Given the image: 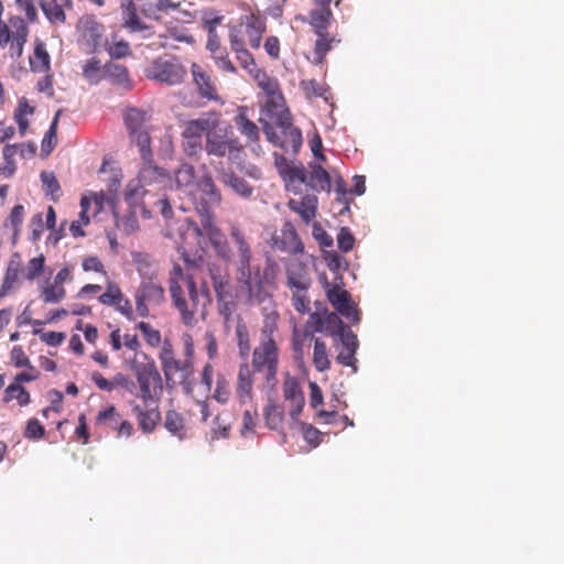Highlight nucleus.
I'll list each match as a JSON object with an SVG mask.
<instances>
[{"instance_id":"obj_61","label":"nucleus","mask_w":564,"mask_h":564,"mask_svg":"<svg viewBox=\"0 0 564 564\" xmlns=\"http://www.w3.org/2000/svg\"><path fill=\"white\" fill-rule=\"evenodd\" d=\"M107 52L111 58H123L131 55V48L127 41L120 40L111 43L107 47Z\"/></svg>"},{"instance_id":"obj_11","label":"nucleus","mask_w":564,"mask_h":564,"mask_svg":"<svg viewBox=\"0 0 564 564\" xmlns=\"http://www.w3.org/2000/svg\"><path fill=\"white\" fill-rule=\"evenodd\" d=\"M28 34L29 28L21 17L13 15L8 23L0 19V47L4 48L12 41L10 45L12 56H22Z\"/></svg>"},{"instance_id":"obj_49","label":"nucleus","mask_w":564,"mask_h":564,"mask_svg":"<svg viewBox=\"0 0 564 564\" xmlns=\"http://www.w3.org/2000/svg\"><path fill=\"white\" fill-rule=\"evenodd\" d=\"M83 75L90 84H98L104 79V67L97 58H90L83 67Z\"/></svg>"},{"instance_id":"obj_14","label":"nucleus","mask_w":564,"mask_h":564,"mask_svg":"<svg viewBox=\"0 0 564 564\" xmlns=\"http://www.w3.org/2000/svg\"><path fill=\"white\" fill-rule=\"evenodd\" d=\"M327 300L333 307L344 317L349 319L352 324H358L360 321L359 311L351 302L348 291L338 285L327 286Z\"/></svg>"},{"instance_id":"obj_19","label":"nucleus","mask_w":564,"mask_h":564,"mask_svg":"<svg viewBox=\"0 0 564 564\" xmlns=\"http://www.w3.org/2000/svg\"><path fill=\"white\" fill-rule=\"evenodd\" d=\"M286 286L293 291H305L311 288L312 279L305 264L291 262L285 268Z\"/></svg>"},{"instance_id":"obj_12","label":"nucleus","mask_w":564,"mask_h":564,"mask_svg":"<svg viewBox=\"0 0 564 564\" xmlns=\"http://www.w3.org/2000/svg\"><path fill=\"white\" fill-rule=\"evenodd\" d=\"M186 68L176 59L156 58L148 69V78L166 85L181 84L186 77Z\"/></svg>"},{"instance_id":"obj_57","label":"nucleus","mask_w":564,"mask_h":564,"mask_svg":"<svg viewBox=\"0 0 564 564\" xmlns=\"http://www.w3.org/2000/svg\"><path fill=\"white\" fill-rule=\"evenodd\" d=\"M23 435L28 440H41L45 435V429L37 419L32 417L26 422Z\"/></svg>"},{"instance_id":"obj_8","label":"nucleus","mask_w":564,"mask_h":564,"mask_svg":"<svg viewBox=\"0 0 564 564\" xmlns=\"http://www.w3.org/2000/svg\"><path fill=\"white\" fill-rule=\"evenodd\" d=\"M220 115L216 111L204 113L197 119L185 123L182 132V144L188 155H195L203 149V134L208 130L216 128L219 123Z\"/></svg>"},{"instance_id":"obj_29","label":"nucleus","mask_w":564,"mask_h":564,"mask_svg":"<svg viewBox=\"0 0 564 564\" xmlns=\"http://www.w3.org/2000/svg\"><path fill=\"white\" fill-rule=\"evenodd\" d=\"M159 37L161 39L159 45L164 48L176 47V43H194L193 35L183 25H170Z\"/></svg>"},{"instance_id":"obj_63","label":"nucleus","mask_w":564,"mask_h":564,"mask_svg":"<svg viewBox=\"0 0 564 564\" xmlns=\"http://www.w3.org/2000/svg\"><path fill=\"white\" fill-rule=\"evenodd\" d=\"M229 395H230L229 382L226 380L225 377L219 376L217 378L216 389H215V392H214V398L219 403H226L228 401V399H229Z\"/></svg>"},{"instance_id":"obj_21","label":"nucleus","mask_w":564,"mask_h":564,"mask_svg":"<svg viewBox=\"0 0 564 564\" xmlns=\"http://www.w3.org/2000/svg\"><path fill=\"white\" fill-rule=\"evenodd\" d=\"M151 404L152 403L142 406L140 404L132 403V412L137 417L138 425L142 432L147 434L152 433L161 421L159 406L156 404L154 406H150Z\"/></svg>"},{"instance_id":"obj_43","label":"nucleus","mask_w":564,"mask_h":564,"mask_svg":"<svg viewBox=\"0 0 564 564\" xmlns=\"http://www.w3.org/2000/svg\"><path fill=\"white\" fill-rule=\"evenodd\" d=\"M124 123L129 131V134H135L137 131L142 130L145 127V113L135 108L127 111L124 116Z\"/></svg>"},{"instance_id":"obj_53","label":"nucleus","mask_w":564,"mask_h":564,"mask_svg":"<svg viewBox=\"0 0 564 564\" xmlns=\"http://www.w3.org/2000/svg\"><path fill=\"white\" fill-rule=\"evenodd\" d=\"M33 111L34 108L29 106L25 101L19 104L18 109L14 112V120L18 123L19 132L21 135L25 134L29 127V120L26 116L32 115Z\"/></svg>"},{"instance_id":"obj_62","label":"nucleus","mask_w":564,"mask_h":564,"mask_svg":"<svg viewBox=\"0 0 564 564\" xmlns=\"http://www.w3.org/2000/svg\"><path fill=\"white\" fill-rule=\"evenodd\" d=\"M230 425L220 416L216 415L213 420L212 438H227L229 436Z\"/></svg>"},{"instance_id":"obj_23","label":"nucleus","mask_w":564,"mask_h":564,"mask_svg":"<svg viewBox=\"0 0 564 564\" xmlns=\"http://www.w3.org/2000/svg\"><path fill=\"white\" fill-rule=\"evenodd\" d=\"M191 72L199 95L209 100H218L219 97L217 95L215 83L212 80L210 75L204 69V67L197 63H193Z\"/></svg>"},{"instance_id":"obj_36","label":"nucleus","mask_w":564,"mask_h":564,"mask_svg":"<svg viewBox=\"0 0 564 564\" xmlns=\"http://www.w3.org/2000/svg\"><path fill=\"white\" fill-rule=\"evenodd\" d=\"M40 7L52 25H62L66 22V13L57 0H41Z\"/></svg>"},{"instance_id":"obj_35","label":"nucleus","mask_w":564,"mask_h":564,"mask_svg":"<svg viewBox=\"0 0 564 564\" xmlns=\"http://www.w3.org/2000/svg\"><path fill=\"white\" fill-rule=\"evenodd\" d=\"M30 67L33 73L51 72V56L42 41H36L34 44L33 55L30 56Z\"/></svg>"},{"instance_id":"obj_5","label":"nucleus","mask_w":564,"mask_h":564,"mask_svg":"<svg viewBox=\"0 0 564 564\" xmlns=\"http://www.w3.org/2000/svg\"><path fill=\"white\" fill-rule=\"evenodd\" d=\"M124 366L132 372L137 381L134 395L144 404L158 403L163 392V379L155 360L148 354H142V360L135 354L124 360Z\"/></svg>"},{"instance_id":"obj_18","label":"nucleus","mask_w":564,"mask_h":564,"mask_svg":"<svg viewBox=\"0 0 564 564\" xmlns=\"http://www.w3.org/2000/svg\"><path fill=\"white\" fill-rule=\"evenodd\" d=\"M239 22L249 39L251 47L259 48L262 35L265 32L264 19L259 13L250 12L241 15Z\"/></svg>"},{"instance_id":"obj_59","label":"nucleus","mask_w":564,"mask_h":564,"mask_svg":"<svg viewBox=\"0 0 564 564\" xmlns=\"http://www.w3.org/2000/svg\"><path fill=\"white\" fill-rule=\"evenodd\" d=\"M11 362L17 368H29V370H34V367L31 365L29 357L25 355L22 346H14L10 352Z\"/></svg>"},{"instance_id":"obj_48","label":"nucleus","mask_w":564,"mask_h":564,"mask_svg":"<svg viewBox=\"0 0 564 564\" xmlns=\"http://www.w3.org/2000/svg\"><path fill=\"white\" fill-rule=\"evenodd\" d=\"M135 328L139 329L142 333L145 343L150 347L156 348L161 344H163L162 343L161 332L159 329L154 328L151 324H149L147 322H139L135 325Z\"/></svg>"},{"instance_id":"obj_4","label":"nucleus","mask_w":564,"mask_h":564,"mask_svg":"<svg viewBox=\"0 0 564 564\" xmlns=\"http://www.w3.org/2000/svg\"><path fill=\"white\" fill-rule=\"evenodd\" d=\"M264 115L270 119V121L260 120L267 140L285 152L292 151L296 154L303 143L302 132L293 124L285 104L265 111Z\"/></svg>"},{"instance_id":"obj_22","label":"nucleus","mask_w":564,"mask_h":564,"mask_svg":"<svg viewBox=\"0 0 564 564\" xmlns=\"http://www.w3.org/2000/svg\"><path fill=\"white\" fill-rule=\"evenodd\" d=\"M329 24L330 22H324L322 26L310 24L317 35L314 46V64H322L326 54L332 50L333 44L337 42L335 36L327 32Z\"/></svg>"},{"instance_id":"obj_9","label":"nucleus","mask_w":564,"mask_h":564,"mask_svg":"<svg viewBox=\"0 0 564 564\" xmlns=\"http://www.w3.org/2000/svg\"><path fill=\"white\" fill-rule=\"evenodd\" d=\"M279 367V346L275 339L260 340L252 352V371L262 373L267 382H275Z\"/></svg>"},{"instance_id":"obj_37","label":"nucleus","mask_w":564,"mask_h":564,"mask_svg":"<svg viewBox=\"0 0 564 564\" xmlns=\"http://www.w3.org/2000/svg\"><path fill=\"white\" fill-rule=\"evenodd\" d=\"M164 427L181 441L187 435L184 417L175 410H169L165 413Z\"/></svg>"},{"instance_id":"obj_31","label":"nucleus","mask_w":564,"mask_h":564,"mask_svg":"<svg viewBox=\"0 0 564 564\" xmlns=\"http://www.w3.org/2000/svg\"><path fill=\"white\" fill-rule=\"evenodd\" d=\"M175 183L180 191L195 199V192L198 187L195 169L191 164H182L175 173Z\"/></svg>"},{"instance_id":"obj_46","label":"nucleus","mask_w":564,"mask_h":564,"mask_svg":"<svg viewBox=\"0 0 564 564\" xmlns=\"http://www.w3.org/2000/svg\"><path fill=\"white\" fill-rule=\"evenodd\" d=\"M44 267L45 257L41 253L28 261L26 267L23 269V278L31 282L34 281L44 272Z\"/></svg>"},{"instance_id":"obj_47","label":"nucleus","mask_w":564,"mask_h":564,"mask_svg":"<svg viewBox=\"0 0 564 564\" xmlns=\"http://www.w3.org/2000/svg\"><path fill=\"white\" fill-rule=\"evenodd\" d=\"M42 186L46 195L51 196L53 200L61 197V185L53 172L43 171L41 173Z\"/></svg>"},{"instance_id":"obj_2","label":"nucleus","mask_w":564,"mask_h":564,"mask_svg":"<svg viewBox=\"0 0 564 564\" xmlns=\"http://www.w3.org/2000/svg\"><path fill=\"white\" fill-rule=\"evenodd\" d=\"M203 194L202 202L193 199L195 209L200 217L202 227L195 221L187 220L189 228L197 237L204 234L208 237L216 253L225 261H230L231 250L226 241L221 230L215 225V217L212 209L221 203V194L209 174H205L198 182L197 189Z\"/></svg>"},{"instance_id":"obj_54","label":"nucleus","mask_w":564,"mask_h":564,"mask_svg":"<svg viewBox=\"0 0 564 564\" xmlns=\"http://www.w3.org/2000/svg\"><path fill=\"white\" fill-rule=\"evenodd\" d=\"M123 293L121 292L120 288L115 283H109L107 285V290L105 293H102L98 300L101 304L107 306H115L116 304H119V302L122 301Z\"/></svg>"},{"instance_id":"obj_24","label":"nucleus","mask_w":564,"mask_h":564,"mask_svg":"<svg viewBox=\"0 0 564 564\" xmlns=\"http://www.w3.org/2000/svg\"><path fill=\"white\" fill-rule=\"evenodd\" d=\"M208 275L217 301L231 297V284L229 274L218 265L208 267Z\"/></svg>"},{"instance_id":"obj_3","label":"nucleus","mask_w":564,"mask_h":564,"mask_svg":"<svg viewBox=\"0 0 564 564\" xmlns=\"http://www.w3.org/2000/svg\"><path fill=\"white\" fill-rule=\"evenodd\" d=\"M169 292L174 307L184 325L193 327L197 324V316L203 317L200 297L194 278L185 274L183 268L175 263L169 275Z\"/></svg>"},{"instance_id":"obj_30","label":"nucleus","mask_w":564,"mask_h":564,"mask_svg":"<svg viewBox=\"0 0 564 564\" xmlns=\"http://www.w3.org/2000/svg\"><path fill=\"white\" fill-rule=\"evenodd\" d=\"M262 415L265 426L269 430L283 433V424L285 417L283 405L279 404L273 399H269L268 403L263 408Z\"/></svg>"},{"instance_id":"obj_10","label":"nucleus","mask_w":564,"mask_h":564,"mask_svg":"<svg viewBox=\"0 0 564 564\" xmlns=\"http://www.w3.org/2000/svg\"><path fill=\"white\" fill-rule=\"evenodd\" d=\"M135 310L140 317L150 315L149 306H159L165 302V290L155 275L142 276L134 294Z\"/></svg>"},{"instance_id":"obj_6","label":"nucleus","mask_w":564,"mask_h":564,"mask_svg":"<svg viewBox=\"0 0 564 564\" xmlns=\"http://www.w3.org/2000/svg\"><path fill=\"white\" fill-rule=\"evenodd\" d=\"M184 359L175 357L173 345L165 339L159 352L162 371L167 386H174L176 378L184 383L194 372V343L189 334L183 336Z\"/></svg>"},{"instance_id":"obj_58","label":"nucleus","mask_w":564,"mask_h":564,"mask_svg":"<svg viewBox=\"0 0 564 564\" xmlns=\"http://www.w3.org/2000/svg\"><path fill=\"white\" fill-rule=\"evenodd\" d=\"M339 323V329H340V339L345 348L347 350H357L358 347V339L357 336L354 334V332L344 325L343 321L338 319Z\"/></svg>"},{"instance_id":"obj_32","label":"nucleus","mask_w":564,"mask_h":564,"mask_svg":"<svg viewBox=\"0 0 564 564\" xmlns=\"http://www.w3.org/2000/svg\"><path fill=\"white\" fill-rule=\"evenodd\" d=\"M218 178L242 198H250L253 194V187L243 177L231 171H221Z\"/></svg>"},{"instance_id":"obj_64","label":"nucleus","mask_w":564,"mask_h":564,"mask_svg":"<svg viewBox=\"0 0 564 564\" xmlns=\"http://www.w3.org/2000/svg\"><path fill=\"white\" fill-rule=\"evenodd\" d=\"M223 21V17L218 15L215 11L205 12L202 19V24L207 34L217 33L216 28Z\"/></svg>"},{"instance_id":"obj_55","label":"nucleus","mask_w":564,"mask_h":564,"mask_svg":"<svg viewBox=\"0 0 564 564\" xmlns=\"http://www.w3.org/2000/svg\"><path fill=\"white\" fill-rule=\"evenodd\" d=\"M274 164L282 177L295 181L294 171L300 166L292 164L284 155L274 153Z\"/></svg>"},{"instance_id":"obj_34","label":"nucleus","mask_w":564,"mask_h":564,"mask_svg":"<svg viewBox=\"0 0 564 564\" xmlns=\"http://www.w3.org/2000/svg\"><path fill=\"white\" fill-rule=\"evenodd\" d=\"M21 274L23 275V269H21V256L15 252L12 254L8 263L3 283L0 290V297L7 295L8 291L11 290L18 282Z\"/></svg>"},{"instance_id":"obj_13","label":"nucleus","mask_w":564,"mask_h":564,"mask_svg":"<svg viewBox=\"0 0 564 564\" xmlns=\"http://www.w3.org/2000/svg\"><path fill=\"white\" fill-rule=\"evenodd\" d=\"M271 247L292 256L302 254L304 252V243L291 221L283 223L280 231L272 235Z\"/></svg>"},{"instance_id":"obj_28","label":"nucleus","mask_w":564,"mask_h":564,"mask_svg":"<svg viewBox=\"0 0 564 564\" xmlns=\"http://www.w3.org/2000/svg\"><path fill=\"white\" fill-rule=\"evenodd\" d=\"M341 0H336L335 4L338 6ZM333 0H312V9L308 12L307 19L303 18V21H307L308 24L322 26L324 22H332L333 11L330 3Z\"/></svg>"},{"instance_id":"obj_1","label":"nucleus","mask_w":564,"mask_h":564,"mask_svg":"<svg viewBox=\"0 0 564 564\" xmlns=\"http://www.w3.org/2000/svg\"><path fill=\"white\" fill-rule=\"evenodd\" d=\"M229 237L237 249L235 262L236 297L246 305L272 302L278 290L280 267L274 258L267 257L263 267L251 265L252 250L245 231L236 224L230 226Z\"/></svg>"},{"instance_id":"obj_41","label":"nucleus","mask_w":564,"mask_h":564,"mask_svg":"<svg viewBox=\"0 0 564 564\" xmlns=\"http://www.w3.org/2000/svg\"><path fill=\"white\" fill-rule=\"evenodd\" d=\"M123 25L132 32L147 30L148 26L141 21L137 7L133 2L123 6L122 10Z\"/></svg>"},{"instance_id":"obj_44","label":"nucleus","mask_w":564,"mask_h":564,"mask_svg":"<svg viewBox=\"0 0 564 564\" xmlns=\"http://www.w3.org/2000/svg\"><path fill=\"white\" fill-rule=\"evenodd\" d=\"M236 337L239 355L243 359H247L250 354L251 346L248 327L242 321H239L236 326Z\"/></svg>"},{"instance_id":"obj_26","label":"nucleus","mask_w":564,"mask_h":564,"mask_svg":"<svg viewBox=\"0 0 564 564\" xmlns=\"http://www.w3.org/2000/svg\"><path fill=\"white\" fill-rule=\"evenodd\" d=\"M317 204V197L308 194L301 199L291 198L288 202V207L299 214L305 224H310L316 217Z\"/></svg>"},{"instance_id":"obj_60","label":"nucleus","mask_w":564,"mask_h":564,"mask_svg":"<svg viewBox=\"0 0 564 564\" xmlns=\"http://www.w3.org/2000/svg\"><path fill=\"white\" fill-rule=\"evenodd\" d=\"M355 245V238L347 227H341L337 235V246L341 252H349Z\"/></svg>"},{"instance_id":"obj_16","label":"nucleus","mask_w":564,"mask_h":564,"mask_svg":"<svg viewBox=\"0 0 564 564\" xmlns=\"http://www.w3.org/2000/svg\"><path fill=\"white\" fill-rule=\"evenodd\" d=\"M77 32L80 39L91 48L100 45L105 26L93 14L83 15L77 23Z\"/></svg>"},{"instance_id":"obj_27","label":"nucleus","mask_w":564,"mask_h":564,"mask_svg":"<svg viewBox=\"0 0 564 564\" xmlns=\"http://www.w3.org/2000/svg\"><path fill=\"white\" fill-rule=\"evenodd\" d=\"M247 111V107H238L234 122L240 134L246 137L248 143H258L260 139V130L258 126L249 119Z\"/></svg>"},{"instance_id":"obj_45","label":"nucleus","mask_w":564,"mask_h":564,"mask_svg":"<svg viewBox=\"0 0 564 564\" xmlns=\"http://www.w3.org/2000/svg\"><path fill=\"white\" fill-rule=\"evenodd\" d=\"M59 115H61V110H58L48 128V130L46 131L44 138H43V141H42V154L43 155H48L54 147L56 145L57 143V124H58V118H59Z\"/></svg>"},{"instance_id":"obj_7","label":"nucleus","mask_w":564,"mask_h":564,"mask_svg":"<svg viewBox=\"0 0 564 564\" xmlns=\"http://www.w3.org/2000/svg\"><path fill=\"white\" fill-rule=\"evenodd\" d=\"M205 151L208 155L224 158L228 155L229 160L238 161L243 153V145L239 139L234 135L230 127L212 128L206 135Z\"/></svg>"},{"instance_id":"obj_25","label":"nucleus","mask_w":564,"mask_h":564,"mask_svg":"<svg viewBox=\"0 0 564 564\" xmlns=\"http://www.w3.org/2000/svg\"><path fill=\"white\" fill-rule=\"evenodd\" d=\"M273 294L274 292L272 293V295ZM260 306H262V304ZM262 315L263 319L260 340L267 341L268 339H274L273 335L278 330L280 314L275 308L273 299L272 302L263 303Z\"/></svg>"},{"instance_id":"obj_51","label":"nucleus","mask_w":564,"mask_h":564,"mask_svg":"<svg viewBox=\"0 0 564 564\" xmlns=\"http://www.w3.org/2000/svg\"><path fill=\"white\" fill-rule=\"evenodd\" d=\"M291 300L294 310L299 314L304 315L311 311V299L308 296V290L291 292Z\"/></svg>"},{"instance_id":"obj_20","label":"nucleus","mask_w":564,"mask_h":564,"mask_svg":"<svg viewBox=\"0 0 564 564\" xmlns=\"http://www.w3.org/2000/svg\"><path fill=\"white\" fill-rule=\"evenodd\" d=\"M253 372L248 362L239 366L236 394L240 404H248L253 400Z\"/></svg>"},{"instance_id":"obj_38","label":"nucleus","mask_w":564,"mask_h":564,"mask_svg":"<svg viewBox=\"0 0 564 564\" xmlns=\"http://www.w3.org/2000/svg\"><path fill=\"white\" fill-rule=\"evenodd\" d=\"M311 340L314 341L313 365L319 372H324L330 368V360L327 352V346L324 340L310 335Z\"/></svg>"},{"instance_id":"obj_50","label":"nucleus","mask_w":564,"mask_h":564,"mask_svg":"<svg viewBox=\"0 0 564 564\" xmlns=\"http://www.w3.org/2000/svg\"><path fill=\"white\" fill-rule=\"evenodd\" d=\"M121 421V415L113 405H109L104 411H100L96 417L97 424H105L113 431L118 429Z\"/></svg>"},{"instance_id":"obj_15","label":"nucleus","mask_w":564,"mask_h":564,"mask_svg":"<svg viewBox=\"0 0 564 564\" xmlns=\"http://www.w3.org/2000/svg\"><path fill=\"white\" fill-rule=\"evenodd\" d=\"M294 176L296 181L306 184L315 191H330V176L328 172L318 164H311L310 171L303 165H300V169L294 171Z\"/></svg>"},{"instance_id":"obj_40","label":"nucleus","mask_w":564,"mask_h":564,"mask_svg":"<svg viewBox=\"0 0 564 564\" xmlns=\"http://www.w3.org/2000/svg\"><path fill=\"white\" fill-rule=\"evenodd\" d=\"M12 400H17L20 406H26L31 402V395L23 386L12 382L3 392V402L9 403Z\"/></svg>"},{"instance_id":"obj_52","label":"nucleus","mask_w":564,"mask_h":564,"mask_svg":"<svg viewBox=\"0 0 564 564\" xmlns=\"http://www.w3.org/2000/svg\"><path fill=\"white\" fill-rule=\"evenodd\" d=\"M283 397L286 401L293 402L300 399H304L303 391L293 377H288L283 382Z\"/></svg>"},{"instance_id":"obj_33","label":"nucleus","mask_w":564,"mask_h":564,"mask_svg":"<svg viewBox=\"0 0 564 564\" xmlns=\"http://www.w3.org/2000/svg\"><path fill=\"white\" fill-rule=\"evenodd\" d=\"M104 78L111 82L112 85L120 86L124 89L132 88V82L126 66L117 63H107L104 66Z\"/></svg>"},{"instance_id":"obj_39","label":"nucleus","mask_w":564,"mask_h":564,"mask_svg":"<svg viewBox=\"0 0 564 564\" xmlns=\"http://www.w3.org/2000/svg\"><path fill=\"white\" fill-rule=\"evenodd\" d=\"M143 166L139 172V180L143 184H151L154 182H160L161 180L166 177L165 170L156 166L153 163V159L142 160Z\"/></svg>"},{"instance_id":"obj_56","label":"nucleus","mask_w":564,"mask_h":564,"mask_svg":"<svg viewBox=\"0 0 564 564\" xmlns=\"http://www.w3.org/2000/svg\"><path fill=\"white\" fill-rule=\"evenodd\" d=\"M66 295V291L63 285L51 284L44 288L42 292V299L45 303H58Z\"/></svg>"},{"instance_id":"obj_17","label":"nucleus","mask_w":564,"mask_h":564,"mask_svg":"<svg viewBox=\"0 0 564 564\" xmlns=\"http://www.w3.org/2000/svg\"><path fill=\"white\" fill-rule=\"evenodd\" d=\"M256 83L267 96L263 112L285 104L276 78L269 76L267 72H264L263 74H258V76H256Z\"/></svg>"},{"instance_id":"obj_42","label":"nucleus","mask_w":564,"mask_h":564,"mask_svg":"<svg viewBox=\"0 0 564 564\" xmlns=\"http://www.w3.org/2000/svg\"><path fill=\"white\" fill-rule=\"evenodd\" d=\"M132 142L139 148L142 160H149L153 156L151 151V138L147 128L139 130L135 134H129Z\"/></svg>"}]
</instances>
